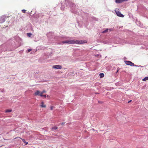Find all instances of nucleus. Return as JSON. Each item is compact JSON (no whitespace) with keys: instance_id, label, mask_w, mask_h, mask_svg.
I'll list each match as a JSON object with an SVG mask.
<instances>
[{"instance_id":"nucleus-26","label":"nucleus","mask_w":148,"mask_h":148,"mask_svg":"<svg viewBox=\"0 0 148 148\" xmlns=\"http://www.w3.org/2000/svg\"><path fill=\"white\" fill-rule=\"evenodd\" d=\"M99 102L100 103H102V102L101 101V102H99Z\"/></svg>"},{"instance_id":"nucleus-21","label":"nucleus","mask_w":148,"mask_h":148,"mask_svg":"<svg viewBox=\"0 0 148 148\" xmlns=\"http://www.w3.org/2000/svg\"><path fill=\"white\" fill-rule=\"evenodd\" d=\"M65 123L64 122H62V123H61V124L62 125H63Z\"/></svg>"},{"instance_id":"nucleus-13","label":"nucleus","mask_w":148,"mask_h":148,"mask_svg":"<svg viewBox=\"0 0 148 148\" xmlns=\"http://www.w3.org/2000/svg\"><path fill=\"white\" fill-rule=\"evenodd\" d=\"M22 140L24 142V143H25V145H27L28 144V143L26 142L25 139H22Z\"/></svg>"},{"instance_id":"nucleus-11","label":"nucleus","mask_w":148,"mask_h":148,"mask_svg":"<svg viewBox=\"0 0 148 148\" xmlns=\"http://www.w3.org/2000/svg\"><path fill=\"white\" fill-rule=\"evenodd\" d=\"M99 76L100 78H102L104 76V74L103 73H101L99 74Z\"/></svg>"},{"instance_id":"nucleus-5","label":"nucleus","mask_w":148,"mask_h":148,"mask_svg":"<svg viewBox=\"0 0 148 148\" xmlns=\"http://www.w3.org/2000/svg\"><path fill=\"white\" fill-rule=\"evenodd\" d=\"M115 12L117 15L121 17H124V15H123L119 11H115Z\"/></svg>"},{"instance_id":"nucleus-24","label":"nucleus","mask_w":148,"mask_h":148,"mask_svg":"<svg viewBox=\"0 0 148 148\" xmlns=\"http://www.w3.org/2000/svg\"><path fill=\"white\" fill-rule=\"evenodd\" d=\"M132 101V100H130L128 102V103H130V102H131Z\"/></svg>"},{"instance_id":"nucleus-27","label":"nucleus","mask_w":148,"mask_h":148,"mask_svg":"<svg viewBox=\"0 0 148 148\" xmlns=\"http://www.w3.org/2000/svg\"><path fill=\"white\" fill-rule=\"evenodd\" d=\"M72 12H73L74 13H75V12H74V11H72Z\"/></svg>"},{"instance_id":"nucleus-15","label":"nucleus","mask_w":148,"mask_h":148,"mask_svg":"<svg viewBox=\"0 0 148 148\" xmlns=\"http://www.w3.org/2000/svg\"><path fill=\"white\" fill-rule=\"evenodd\" d=\"M108 29H106V30H104V31H103L102 32V33H106L107 32H108Z\"/></svg>"},{"instance_id":"nucleus-16","label":"nucleus","mask_w":148,"mask_h":148,"mask_svg":"<svg viewBox=\"0 0 148 148\" xmlns=\"http://www.w3.org/2000/svg\"><path fill=\"white\" fill-rule=\"evenodd\" d=\"M148 79V77H145L144 78H143L142 80L143 81H146Z\"/></svg>"},{"instance_id":"nucleus-8","label":"nucleus","mask_w":148,"mask_h":148,"mask_svg":"<svg viewBox=\"0 0 148 148\" xmlns=\"http://www.w3.org/2000/svg\"><path fill=\"white\" fill-rule=\"evenodd\" d=\"M41 92L40 91L38 90H37L36 92H35L34 93V95H39Z\"/></svg>"},{"instance_id":"nucleus-2","label":"nucleus","mask_w":148,"mask_h":148,"mask_svg":"<svg viewBox=\"0 0 148 148\" xmlns=\"http://www.w3.org/2000/svg\"><path fill=\"white\" fill-rule=\"evenodd\" d=\"M65 2L66 5L70 7L72 10H73V9H75V8L76 7V5L71 1H68V0H66Z\"/></svg>"},{"instance_id":"nucleus-10","label":"nucleus","mask_w":148,"mask_h":148,"mask_svg":"<svg viewBox=\"0 0 148 148\" xmlns=\"http://www.w3.org/2000/svg\"><path fill=\"white\" fill-rule=\"evenodd\" d=\"M58 129V128L56 126H54L51 128V130L52 131H54Z\"/></svg>"},{"instance_id":"nucleus-17","label":"nucleus","mask_w":148,"mask_h":148,"mask_svg":"<svg viewBox=\"0 0 148 148\" xmlns=\"http://www.w3.org/2000/svg\"><path fill=\"white\" fill-rule=\"evenodd\" d=\"M12 110H9V109H8V110H7L6 111H5V112H12Z\"/></svg>"},{"instance_id":"nucleus-12","label":"nucleus","mask_w":148,"mask_h":148,"mask_svg":"<svg viewBox=\"0 0 148 148\" xmlns=\"http://www.w3.org/2000/svg\"><path fill=\"white\" fill-rule=\"evenodd\" d=\"M46 92V91L45 90H43L40 93V96L41 97H43V94L44 93Z\"/></svg>"},{"instance_id":"nucleus-3","label":"nucleus","mask_w":148,"mask_h":148,"mask_svg":"<svg viewBox=\"0 0 148 148\" xmlns=\"http://www.w3.org/2000/svg\"><path fill=\"white\" fill-rule=\"evenodd\" d=\"M125 64L128 65H130L131 66H137V65H135L134 63L130 61H125Z\"/></svg>"},{"instance_id":"nucleus-23","label":"nucleus","mask_w":148,"mask_h":148,"mask_svg":"<svg viewBox=\"0 0 148 148\" xmlns=\"http://www.w3.org/2000/svg\"><path fill=\"white\" fill-rule=\"evenodd\" d=\"M43 97H46V95H43Z\"/></svg>"},{"instance_id":"nucleus-4","label":"nucleus","mask_w":148,"mask_h":148,"mask_svg":"<svg viewBox=\"0 0 148 148\" xmlns=\"http://www.w3.org/2000/svg\"><path fill=\"white\" fill-rule=\"evenodd\" d=\"M6 16L5 15L2 16L0 17V23H2L5 21Z\"/></svg>"},{"instance_id":"nucleus-9","label":"nucleus","mask_w":148,"mask_h":148,"mask_svg":"<svg viewBox=\"0 0 148 148\" xmlns=\"http://www.w3.org/2000/svg\"><path fill=\"white\" fill-rule=\"evenodd\" d=\"M44 103L42 101L41 103V104L40 105V106L41 108H45L46 106L44 104Z\"/></svg>"},{"instance_id":"nucleus-19","label":"nucleus","mask_w":148,"mask_h":148,"mask_svg":"<svg viewBox=\"0 0 148 148\" xmlns=\"http://www.w3.org/2000/svg\"><path fill=\"white\" fill-rule=\"evenodd\" d=\"M53 107L52 106H51L50 108V109L51 110H52L53 109Z\"/></svg>"},{"instance_id":"nucleus-7","label":"nucleus","mask_w":148,"mask_h":148,"mask_svg":"<svg viewBox=\"0 0 148 148\" xmlns=\"http://www.w3.org/2000/svg\"><path fill=\"white\" fill-rule=\"evenodd\" d=\"M128 0H115V2L116 3H120L122 2L125 1H127Z\"/></svg>"},{"instance_id":"nucleus-20","label":"nucleus","mask_w":148,"mask_h":148,"mask_svg":"<svg viewBox=\"0 0 148 148\" xmlns=\"http://www.w3.org/2000/svg\"><path fill=\"white\" fill-rule=\"evenodd\" d=\"M32 50V49H28V51L29 52Z\"/></svg>"},{"instance_id":"nucleus-22","label":"nucleus","mask_w":148,"mask_h":148,"mask_svg":"<svg viewBox=\"0 0 148 148\" xmlns=\"http://www.w3.org/2000/svg\"><path fill=\"white\" fill-rule=\"evenodd\" d=\"M119 71V69H118L117 71H116V74Z\"/></svg>"},{"instance_id":"nucleus-18","label":"nucleus","mask_w":148,"mask_h":148,"mask_svg":"<svg viewBox=\"0 0 148 148\" xmlns=\"http://www.w3.org/2000/svg\"><path fill=\"white\" fill-rule=\"evenodd\" d=\"M22 12H23V13H25L26 12V10H22Z\"/></svg>"},{"instance_id":"nucleus-14","label":"nucleus","mask_w":148,"mask_h":148,"mask_svg":"<svg viewBox=\"0 0 148 148\" xmlns=\"http://www.w3.org/2000/svg\"><path fill=\"white\" fill-rule=\"evenodd\" d=\"M27 36L30 37L32 35V34L31 33H27Z\"/></svg>"},{"instance_id":"nucleus-6","label":"nucleus","mask_w":148,"mask_h":148,"mask_svg":"<svg viewBox=\"0 0 148 148\" xmlns=\"http://www.w3.org/2000/svg\"><path fill=\"white\" fill-rule=\"evenodd\" d=\"M62 66L60 65H56L53 66V68L57 69H60L62 68Z\"/></svg>"},{"instance_id":"nucleus-1","label":"nucleus","mask_w":148,"mask_h":148,"mask_svg":"<svg viewBox=\"0 0 148 148\" xmlns=\"http://www.w3.org/2000/svg\"><path fill=\"white\" fill-rule=\"evenodd\" d=\"M62 42L63 44L64 43H68L70 44H79L80 43V41L77 40H67L65 41H63Z\"/></svg>"},{"instance_id":"nucleus-25","label":"nucleus","mask_w":148,"mask_h":148,"mask_svg":"<svg viewBox=\"0 0 148 148\" xmlns=\"http://www.w3.org/2000/svg\"><path fill=\"white\" fill-rule=\"evenodd\" d=\"M138 66V67H142L143 66H141V65H139V66Z\"/></svg>"}]
</instances>
